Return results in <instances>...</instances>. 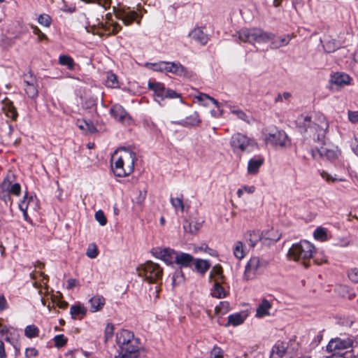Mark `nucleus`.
I'll return each instance as SVG.
<instances>
[{
	"label": "nucleus",
	"mask_w": 358,
	"mask_h": 358,
	"mask_svg": "<svg viewBox=\"0 0 358 358\" xmlns=\"http://www.w3.org/2000/svg\"><path fill=\"white\" fill-rule=\"evenodd\" d=\"M176 253L174 250L169 248L156 247L151 250L152 256L164 261L166 264L174 262Z\"/></svg>",
	"instance_id": "nucleus-13"
},
{
	"label": "nucleus",
	"mask_w": 358,
	"mask_h": 358,
	"mask_svg": "<svg viewBox=\"0 0 358 358\" xmlns=\"http://www.w3.org/2000/svg\"><path fill=\"white\" fill-rule=\"evenodd\" d=\"M292 94L290 92H285L282 94H278L275 99V102H282L283 100H287L291 97Z\"/></svg>",
	"instance_id": "nucleus-61"
},
{
	"label": "nucleus",
	"mask_w": 358,
	"mask_h": 358,
	"mask_svg": "<svg viewBox=\"0 0 358 358\" xmlns=\"http://www.w3.org/2000/svg\"><path fill=\"white\" fill-rule=\"evenodd\" d=\"M313 158H317L319 155L322 157H326L327 159H334L337 157V151L331 148L325 144L322 145L320 148H317L316 150L312 151Z\"/></svg>",
	"instance_id": "nucleus-21"
},
{
	"label": "nucleus",
	"mask_w": 358,
	"mask_h": 358,
	"mask_svg": "<svg viewBox=\"0 0 358 358\" xmlns=\"http://www.w3.org/2000/svg\"><path fill=\"white\" fill-rule=\"evenodd\" d=\"M313 236H314L315 238L317 240H320L322 241H325L327 239V231L324 228L317 227L315 230V231L313 233Z\"/></svg>",
	"instance_id": "nucleus-46"
},
{
	"label": "nucleus",
	"mask_w": 358,
	"mask_h": 358,
	"mask_svg": "<svg viewBox=\"0 0 358 358\" xmlns=\"http://www.w3.org/2000/svg\"><path fill=\"white\" fill-rule=\"evenodd\" d=\"M224 351L217 345H215L210 351V358H223Z\"/></svg>",
	"instance_id": "nucleus-55"
},
{
	"label": "nucleus",
	"mask_w": 358,
	"mask_h": 358,
	"mask_svg": "<svg viewBox=\"0 0 358 358\" xmlns=\"http://www.w3.org/2000/svg\"><path fill=\"white\" fill-rule=\"evenodd\" d=\"M348 277L353 283H358V268H350L348 271Z\"/></svg>",
	"instance_id": "nucleus-51"
},
{
	"label": "nucleus",
	"mask_w": 358,
	"mask_h": 358,
	"mask_svg": "<svg viewBox=\"0 0 358 358\" xmlns=\"http://www.w3.org/2000/svg\"><path fill=\"white\" fill-rule=\"evenodd\" d=\"M59 63L61 65L66 66L69 69H72L74 65L73 59L67 55H61L59 58Z\"/></svg>",
	"instance_id": "nucleus-42"
},
{
	"label": "nucleus",
	"mask_w": 358,
	"mask_h": 358,
	"mask_svg": "<svg viewBox=\"0 0 358 358\" xmlns=\"http://www.w3.org/2000/svg\"><path fill=\"white\" fill-rule=\"evenodd\" d=\"M201 227V222H185L183 224V228L185 232L189 233V234H195L196 233L199 229Z\"/></svg>",
	"instance_id": "nucleus-38"
},
{
	"label": "nucleus",
	"mask_w": 358,
	"mask_h": 358,
	"mask_svg": "<svg viewBox=\"0 0 358 358\" xmlns=\"http://www.w3.org/2000/svg\"><path fill=\"white\" fill-rule=\"evenodd\" d=\"M146 197V191L145 190H138V195L134 199L136 203L138 204H141Z\"/></svg>",
	"instance_id": "nucleus-60"
},
{
	"label": "nucleus",
	"mask_w": 358,
	"mask_h": 358,
	"mask_svg": "<svg viewBox=\"0 0 358 358\" xmlns=\"http://www.w3.org/2000/svg\"><path fill=\"white\" fill-rule=\"evenodd\" d=\"M106 85L108 87H117L118 86L117 76L113 73H108L106 80Z\"/></svg>",
	"instance_id": "nucleus-44"
},
{
	"label": "nucleus",
	"mask_w": 358,
	"mask_h": 358,
	"mask_svg": "<svg viewBox=\"0 0 358 358\" xmlns=\"http://www.w3.org/2000/svg\"><path fill=\"white\" fill-rule=\"evenodd\" d=\"M201 122V120L199 118V115L196 112H194L189 117H186L185 120H182L180 124L183 126H194L197 125Z\"/></svg>",
	"instance_id": "nucleus-36"
},
{
	"label": "nucleus",
	"mask_w": 358,
	"mask_h": 358,
	"mask_svg": "<svg viewBox=\"0 0 358 358\" xmlns=\"http://www.w3.org/2000/svg\"><path fill=\"white\" fill-rule=\"evenodd\" d=\"M230 309L229 303L227 301H221L218 306L215 308V311L217 314L224 315Z\"/></svg>",
	"instance_id": "nucleus-41"
},
{
	"label": "nucleus",
	"mask_w": 358,
	"mask_h": 358,
	"mask_svg": "<svg viewBox=\"0 0 358 358\" xmlns=\"http://www.w3.org/2000/svg\"><path fill=\"white\" fill-rule=\"evenodd\" d=\"M2 110L4 112L5 115L11 118L13 120H15L18 116L16 108L14 106L13 102L9 100L8 98L4 99L2 102Z\"/></svg>",
	"instance_id": "nucleus-25"
},
{
	"label": "nucleus",
	"mask_w": 358,
	"mask_h": 358,
	"mask_svg": "<svg viewBox=\"0 0 358 358\" xmlns=\"http://www.w3.org/2000/svg\"><path fill=\"white\" fill-rule=\"evenodd\" d=\"M24 88L27 96L31 99L38 96V91L37 80L32 73H29L23 76Z\"/></svg>",
	"instance_id": "nucleus-14"
},
{
	"label": "nucleus",
	"mask_w": 358,
	"mask_h": 358,
	"mask_svg": "<svg viewBox=\"0 0 358 358\" xmlns=\"http://www.w3.org/2000/svg\"><path fill=\"white\" fill-rule=\"evenodd\" d=\"M231 113L235 115L238 119L247 123H250V118L244 111L234 108L231 110Z\"/></svg>",
	"instance_id": "nucleus-47"
},
{
	"label": "nucleus",
	"mask_w": 358,
	"mask_h": 358,
	"mask_svg": "<svg viewBox=\"0 0 358 358\" xmlns=\"http://www.w3.org/2000/svg\"><path fill=\"white\" fill-rule=\"evenodd\" d=\"M116 19L122 21L124 25H130L138 17L137 12L130 10L129 8H120L115 12Z\"/></svg>",
	"instance_id": "nucleus-16"
},
{
	"label": "nucleus",
	"mask_w": 358,
	"mask_h": 358,
	"mask_svg": "<svg viewBox=\"0 0 358 358\" xmlns=\"http://www.w3.org/2000/svg\"><path fill=\"white\" fill-rule=\"evenodd\" d=\"M340 293L343 297L348 298V299H352L355 296V294L352 289L347 286L341 287Z\"/></svg>",
	"instance_id": "nucleus-43"
},
{
	"label": "nucleus",
	"mask_w": 358,
	"mask_h": 358,
	"mask_svg": "<svg viewBox=\"0 0 358 358\" xmlns=\"http://www.w3.org/2000/svg\"><path fill=\"white\" fill-rule=\"evenodd\" d=\"M195 99L204 106H208L210 103H213L217 108L220 107V103L217 100L204 93H199L195 96Z\"/></svg>",
	"instance_id": "nucleus-29"
},
{
	"label": "nucleus",
	"mask_w": 358,
	"mask_h": 358,
	"mask_svg": "<svg viewBox=\"0 0 358 358\" xmlns=\"http://www.w3.org/2000/svg\"><path fill=\"white\" fill-rule=\"evenodd\" d=\"M38 22L40 24L48 27L51 24V17L47 14H42L38 17Z\"/></svg>",
	"instance_id": "nucleus-54"
},
{
	"label": "nucleus",
	"mask_w": 358,
	"mask_h": 358,
	"mask_svg": "<svg viewBox=\"0 0 358 358\" xmlns=\"http://www.w3.org/2000/svg\"><path fill=\"white\" fill-rule=\"evenodd\" d=\"M148 87L154 92L155 100L160 105L165 99H174L180 97L175 91L166 89L163 83L149 81Z\"/></svg>",
	"instance_id": "nucleus-9"
},
{
	"label": "nucleus",
	"mask_w": 358,
	"mask_h": 358,
	"mask_svg": "<svg viewBox=\"0 0 358 358\" xmlns=\"http://www.w3.org/2000/svg\"><path fill=\"white\" fill-rule=\"evenodd\" d=\"M262 234V243L264 245H271L277 242L280 238V234L278 230L271 228L269 230L264 231Z\"/></svg>",
	"instance_id": "nucleus-24"
},
{
	"label": "nucleus",
	"mask_w": 358,
	"mask_h": 358,
	"mask_svg": "<svg viewBox=\"0 0 358 358\" xmlns=\"http://www.w3.org/2000/svg\"><path fill=\"white\" fill-rule=\"evenodd\" d=\"M96 127L90 122H87V127H85V133L87 134H94L96 132Z\"/></svg>",
	"instance_id": "nucleus-62"
},
{
	"label": "nucleus",
	"mask_w": 358,
	"mask_h": 358,
	"mask_svg": "<svg viewBox=\"0 0 358 358\" xmlns=\"http://www.w3.org/2000/svg\"><path fill=\"white\" fill-rule=\"evenodd\" d=\"M170 201L171 205L176 210H180L181 212L184 210V204L182 199L171 197Z\"/></svg>",
	"instance_id": "nucleus-50"
},
{
	"label": "nucleus",
	"mask_w": 358,
	"mask_h": 358,
	"mask_svg": "<svg viewBox=\"0 0 358 358\" xmlns=\"http://www.w3.org/2000/svg\"><path fill=\"white\" fill-rule=\"evenodd\" d=\"M32 29H33L34 34L37 35L40 40H43V39H45L46 38L45 34H43L37 27L32 26Z\"/></svg>",
	"instance_id": "nucleus-63"
},
{
	"label": "nucleus",
	"mask_w": 358,
	"mask_h": 358,
	"mask_svg": "<svg viewBox=\"0 0 358 358\" xmlns=\"http://www.w3.org/2000/svg\"><path fill=\"white\" fill-rule=\"evenodd\" d=\"M350 76L344 73H335L331 75L330 79V83L332 87H343L350 84Z\"/></svg>",
	"instance_id": "nucleus-19"
},
{
	"label": "nucleus",
	"mask_w": 358,
	"mask_h": 358,
	"mask_svg": "<svg viewBox=\"0 0 358 358\" xmlns=\"http://www.w3.org/2000/svg\"><path fill=\"white\" fill-rule=\"evenodd\" d=\"M297 123L304 129L307 135L319 141L324 138L329 128L328 121L322 115L316 116L314 120L308 115H301L298 118Z\"/></svg>",
	"instance_id": "nucleus-3"
},
{
	"label": "nucleus",
	"mask_w": 358,
	"mask_h": 358,
	"mask_svg": "<svg viewBox=\"0 0 358 358\" xmlns=\"http://www.w3.org/2000/svg\"><path fill=\"white\" fill-rule=\"evenodd\" d=\"M229 143L233 152L237 155H241L245 152H250L257 146V143L254 139L241 133L233 134Z\"/></svg>",
	"instance_id": "nucleus-7"
},
{
	"label": "nucleus",
	"mask_w": 358,
	"mask_h": 358,
	"mask_svg": "<svg viewBox=\"0 0 358 358\" xmlns=\"http://www.w3.org/2000/svg\"><path fill=\"white\" fill-rule=\"evenodd\" d=\"M265 266L264 260L258 257H252L245 266L243 279L247 281L255 279Z\"/></svg>",
	"instance_id": "nucleus-10"
},
{
	"label": "nucleus",
	"mask_w": 358,
	"mask_h": 358,
	"mask_svg": "<svg viewBox=\"0 0 358 358\" xmlns=\"http://www.w3.org/2000/svg\"><path fill=\"white\" fill-rule=\"evenodd\" d=\"M138 274L148 283H157L162 280L163 269L159 264L148 261L137 268Z\"/></svg>",
	"instance_id": "nucleus-8"
},
{
	"label": "nucleus",
	"mask_w": 358,
	"mask_h": 358,
	"mask_svg": "<svg viewBox=\"0 0 358 358\" xmlns=\"http://www.w3.org/2000/svg\"><path fill=\"white\" fill-rule=\"evenodd\" d=\"M145 66L154 71L161 73H171L173 74L189 77L192 73L178 62L161 61L157 63H146Z\"/></svg>",
	"instance_id": "nucleus-5"
},
{
	"label": "nucleus",
	"mask_w": 358,
	"mask_h": 358,
	"mask_svg": "<svg viewBox=\"0 0 358 358\" xmlns=\"http://www.w3.org/2000/svg\"><path fill=\"white\" fill-rule=\"evenodd\" d=\"M86 308L81 304L73 305L70 308V314L74 320L82 319L86 314Z\"/></svg>",
	"instance_id": "nucleus-30"
},
{
	"label": "nucleus",
	"mask_w": 358,
	"mask_h": 358,
	"mask_svg": "<svg viewBox=\"0 0 358 358\" xmlns=\"http://www.w3.org/2000/svg\"><path fill=\"white\" fill-rule=\"evenodd\" d=\"M234 255L238 259L245 256V246L241 241H236L234 247Z\"/></svg>",
	"instance_id": "nucleus-37"
},
{
	"label": "nucleus",
	"mask_w": 358,
	"mask_h": 358,
	"mask_svg": "<svg viewBox=\"0 0 358 358\" xmlns=\"http://www.w3.org/2000/svg\"><path fill=\"white\" fill-rule=\"evenodd\" d=\"M55 345L57 348L63 347L67 342V338L63 334H59L54 338Z\"/></svg>",
	"instance_id": "nucleus-53"
},
{
	"label": "nucleus",
	"mask_w": 358,
	"mask_h": 358,
	"mask_svg": "<svg viewBox=\"0 0 358 358\" xmlns=\"http://www.w3.org/2000/svg\"><path fill=\"white\" fill-rule=\"evenodd\" d=\"M184 281V274L182 271H176L172 278V283L173 286L178 285Z\"/></svg>",
	"instance_id": "nucleus-49"
},
{
	"label": "nucleus",
	"mask_w": 358,
	"mask_h": 358,
	"mask_svg": "<svg viewBox=\"0 0 358 358\" xmlns=\"http://www.w3.org/2000/svg\"><path fill=\"white\" fill-rule=\"evenodd\" d=\"M264 141L266 144H270L273 147L287 148L290 145L287 134L282 130H277L266 135Z\"/></svg>",
	"instance_id": "nucleus-12"
},
{
	"label": "nucleus",
	"mask_w": 358,
	"mask_h": 358,
	"mask_svg": "<svg viewBox=\"0 0 358 358\" xmlns=\"http://www.w3.org/2000/svg\"><path fill=\"white\" fill-rule=\"evenodd\" d=\"M352 345L353 341L350 338L344 339L336 338L329 342L327 350L332 354L342 355L344 357V351L352 348Z\"/></svg>",
	"instance_id": "nucleus-11"
},
{
	"label": "nucleus",
	"mask_w": 358,
	"mask_h": 358,
	"mask_svg": "<svg viewBox=\"0 0 358 358\" xmlns=\"http://www.w3.org/2000/svg\"><path fill=\"white\" fill-rule=\"evenodd\" d=\"M233 37L237 38L239 41L251 44L270 42L271 49H278L287 45L292 38L289 34L276 37L274 34L257 27L243 28L234 34Z\"/></svg>",
	"instance_id": "nucleus-1"
},
{
	"label": "nucleus",
	"mask_w": 358,
	"mask_h": 358,
	"mask_svg": "<svg viewBox=\"0 0 358 358\" xmlns=\"http://www.w3.org/2000/svg\"><path fill=\"white\" fill-rule=\"evenodd\" d=\"M138 343L136 338L131 339V341L124 348H122L118 354L115 355V358H137L138 357Z\"/></svg>",
	"instance_id": "nucleus-15"
},
{
	"label": "nucleus",
	"mask_w": 358,
	"mask_h": 358,
	"mask_svg": "<svg viewBox=\"0 0 358 358\" xmlns=\"http://www.w3.org/2000/svg\"><path fill=\"white\" fill-rule=\"evenodd\" d=\"M38 210V201L35 196H31V203L28 211L36 212Z\"/></svg>",
	"instance_id": "nucleus-59"
},
{
	"label": "nucleus",
	"mask_w": 358,
	"mask_h": 358,
	"mask_svg": "<svg viewBox=\"0 0 358 358\" xmlns=\"http://www.w3.org/2000/svg\"><path fill=\"white\" fill-rule=\"evenodd\" d=\"M271 308V303L267 299H263L257 308L256 317L260 318L269 315V310Z\"/></svg>",
	"instance_id": "nucleus-28"
},
{
	"label": "nucleus",
	"mask_w": 358,
	"mask_h": 358,
	"mask_svg": "<svg viewBox=\"0 0 358 358\" xmlns=\"http://www.w3.org/2000/svg\"><path fill=\"white\" fill-rule=\"evenodd\" d=\"M38 355V351L34 348H27L25 351V356L27 357H36Z\"/></svg>",
	"instance_id": "nucleus-64"
},
{
	"label": "nucleus",
	"mask_w": 358,
	"mask_h": 358,
	"mask_svg": "<svg viewBox=\"0 0 358 358\" xmlns=\"http://www.w3.org/2000/svg\"><path fill=\"white\" fill-rule=\"evenodd\" d=\"M264 163V158L261 155L255 156L248 163L247 171L249 175H257Z\"/></svg>",
	"instance_id": "nucleus-20"
},
{
	"label": "nucleus",
	"mask_w": 358,
	"mask_h": 358,
	"mask_svg": "<svg viewBox=\"0 0 358 358\" xmlns=\"http://www.w3.org/2000/svg\"><path fill=\"white\" fill-rule=\"evenodd\" d=\"M247 241L250 247L254 248L259 241L262 242V234L259 231H250Z\"/></svg>",
	"instance_id": "nucleus-31"
},
{
	"label": "nucleus",
	"mask_w": 358,
	"mask_h": 358,
	"mask_svg": "<svg viewBox=\"0 0 358 358\" xmlns=\"http://www.w3.org/2000/svg\"><path fill=\"white\" fill-rule=\"evenodd\" d=\"M287 344L282 342L276 343L272 348L270 358H287L288 355L287 353Z\"/></svg>",
	"instance_id": "nucleus-23"
},
{
	"label": "nucleus",
	"mask_w": 358,
	"mask_h": 358,
	"mask_svg": "<svg viewBox=\"0 0 358 358\" xmlns=\"http://www.w3.org/2000/svg\"><path fill=\"white\" fill-rule=\"evenodd\" d=\"M21 192V186L19 183L15 182L12 184L8 194H13L15 196H19Z\"/></svg>",
	"instance_id": "nucleus-57"
},
{
	"label": "nucleus",
	"mask_w": 358,
	"mask_h": 358,
	"mask_svg": "<svg viewBox=\"0 0 358 358\" xmlns=\"http://www.w3.org/2000/svg\"><path fill=\"white\" fill-rule=\"evenodd\" d=\"M194 257L189 254L180 252L176 253L174 262L180 266L187 267L192 264Z\"/></svg>",
	"instance_id": "nucleus-26"
},
{
	"label": "nucleus",
	"mask_w": 358,
	"mask_h": 358,
	"mask_svg": "<svg viewBox=\"0 0 358 358\" xmlns=\"http://www.w3.org/2000/svg\"><path fill=\"white\" fill-rule=\"evenodd\" d=\"M94 34H97L100 36H110L111 34H115L121 29V26L113 19L110 14H108L105 19H103L101 22L98 21L97 24H93L90 27Z\"/></svg>",
	"instance_id": "nucleus-6"
},
{
	"label": "nucleus",
	"mask_w": 358,
	"mask_h": 358,
	"mask_svg": "<svg viewBox=\"0 0 358 358\" xmlns=\"http://www.w3.org/2000/svg\"><path fill=\"white\" fill-rule=\"evenodd\" d=\"M12 184V182L8 178H5L1 185V190L8 193Z\"/></svg>",
	"instance_id": "nucleus-58"
},
{
	"label": "nucleus",
	"mask_w": 358,
	"mask_h": 358,
	"mask_svg": "<svg viewBox=\"0 0 358 358\" xmlns=\"http://www.w3.org/2000/svg\"><path fill=\"white\" fill-rule=\"evenodd\" d=\"M96 220L101 225L104 226L106 224L107 220L106 217L101 210H99L95 213Z\"/></svg>",
	"instance_id": "nucleus-56"
},
{
	"label": "nucleus",
	"mask_w": 358,
	"mask_h": 358,
	"mask_svg": "<svg viewBox=\"0 0 358 358\" xmlns=\"http://www.w3.org/2000/svg\"><path fill=\"white\" fill-rule=\"evenodd\" d=\"M320 176L322 178V179L326 180L327 182H334L336 181H343L344 180V179H343V178H337L336 175L332 176L331 174H330L326 171H324L320 172Z\"/></svg>",
	"instance_id": "nucleus-45"
},
{
	"label": "nucleus",
	"mask_w": 358,
	"mask_h": 358,
	"mask_svg": "<svg viewBox=\"0 0 358 358\" xmlns=\"http://www.w3.org/2000/svg\"><path fill=\"white\" fill-rule=\"evenodd\" d=\"M243 321L244 318L241 314H233L229 316L228 322L227 325H233L234 327H236L238 325L241 324L243 322Z\"/></svg>",
	"instance_id": "nucleus-39"
},
{
	"label": "nucleus",
	"mask_w": 358,
	"mask_h": 358,
	"mask_svg": "<svg viewBox=\"0 0 358 358\" xmlns=\"http://www.w3.org/2000/svg\"><path fill=\"white\" fill-rule=\"evenodd\" d=\"M188 37L201 45H205L209 40L208 35L204 32L203 28L201 27H195L189 32Z\"/></svg>",
	"instance_id": "nucleus-17"
},
{
	"label": "nucleus",
	"mask_w": 358,
	"mask_h": 358,
	"mask_svg": "<svg viewBox=\"0 0 358 358\" xmlns=\"http://www.w3.org/2000/svg\"><path fill=\"white\" fill-rule=\"evenodd\" d=\"M315 252V246L307 241H301L293 244L288 252V257L294 261L301 262L305 267L309 266L308 262Z\"/></svg>",
	"instance_id": "nucleus-4"
},
{
	"label": "nucleus",
	"mask_w": 358,
	"mask_h": 358,
	"mask_svg": "<svg viewBox=\"0 0 358 358\" xmlns=\"http://www.w3.org/2000/svg\"><path fill=\"white\" fill-rule=\"evenodd\" d=\"M255 191V186H248V185H244L241 188L238 189L237 191V195L239 198L242 197L243 195L245 193L247 194H252Z\"/></svg>",
	"instance_id": "nucleus-48"
},
{
	"label": "nucleus",
	"mask_w": 358,
	"mask_h": 358,
	"mask_svg": "<svg viewBox=\"0 0 358 358\" xmlns=\"http://www.w3.org/2000/svg\"><path fill=\"white\" fill-rule=\"evenodd\" d=\"M90 310L92 313L97 312L103 308L105 305V299L100 295H95L89 300Z\"/></svg>",
	"instance_id": "nucleus-27"
},
{
	"label": "nucleus",
	"mask_w": 358,
	"mask_h": 358,
	"mask_svg": "<svg viewBox=\"0 0 358 358\" xmlns=\"http://www.w3.org/2000/svg\"><path fill=\"white\" fill-rule=\"evenodd\" d=\"M195 269L201 274H204L210 267V264L208 260L198 259L195 261Z\"/></svg>",
	"instance_id": "nucleus-34"
},
{
	"label": "nucleus",
	"mask_w": 358,
	"mask_h": 358,
	"mask_svg": "<svg viewBox=\"0 0 358 358\" xmlns=\"http://www.w3.org/2000/svg\"><path fill=\"white\" fill-rule=\"evenodd\" d=\"M210 278L213 279L215 282L216 279L219 281L223 282V271L220 265L217 264L214 266L210 273Z\"/></svg>",
	"instance_id": "nucleus-35"
},
{
	"label": "nucleus",
	"mask_w": 358,
	"mask_h": 358,
	"mask_svg": "<svg viewBox=\"0 0 358 358\" xmlns=\"http://www.w3.org/2000/svg\"><path fill=\"white\" fill-rule=\"evenodd\" d=\"M221 283H222V282L219 281L218 279H216L215 282H214L213 289L211 292L213 296L222 299L226 296L227 293L222 287Z\"/></svg>",
	"instance_id": "nucleus-32"
},
{
	"label": "nucleus",
	"mask_w": 358,
	"mask_h": 358,
	"mask_svg": "<svg viewBox=\"0 0 358 358\" xmlns=\"http://www.w3.org/2000/svg\"><path fill=\"white\" fill-rule=\"evenodd\" d=\"M86 255L91 259H94L97 257L98 249L95 244L89 245L86 251Z\"/></svg>",
	"instance_id": "nucleus-52"
},
{
	"label": "nucleus",
	"mask_w": 358,
	"mask_h": 358,
	"mask_svg": "<svg viewBox=\"0 0 358 358\" xmlns=\"http://www.w3.org/2000/svg\"><path fill=\"white\" fill-rule=\"evenodd\" d=\"M31 203V196H29L26 193L24 196L23 200L19 203V208L23 213V216L25 220H28V210L29 206Z\"/></svg>",
	"instance_id": "nucleus-33"
},
{
	"label": "nucleus",
	"mask_w": 358,
	"mask_h": 358,
	"mask_svg": "<svg viewBox=\"0 0 358 358\" xmlns=\"http://www.w3.org/2000/svg\"><path fill=\"white\" fill-rule=\"evenodd\" d=\"M136 155L125 149L117 150L111 157V168L116 176L125 177L130 175L134 169Z\"/></svg>",
	"instance_id": "nucleus-2"
},
{
	"label": "nucleus",
	"mask_w": 358,
	"mask_h": 358,
	"mask_svg": "<svg viewBox=\"0 0 358 358\" xmlns=\"http://www.w3.org/2000/svg\"><path fill=\"white\" fill-rule=\"evenodd\" d=\"M38 334L39 329L34 324L28 325L24 329V335L29 338L37 337Z\"/></svg>",
	"instance_id": "nucleus-40"
},
{
	"label": "nucleus",
	"mask_w": 358,
	"mask_h": 358,
	"mask_svg": "<svg viewBox=\"0 0 358 358\" xmlns=\"http://www.w3.org/2000/svg\"><path fill=\"white\" fill-rule=\"evenodd\" d=\"M110 115L116 120L120 122H126L129 121V116L124 108L118 104L114 105L110 110Z\"/></svg>",
	"instance_id": "nucleus-22"
},
{
	"label": "nucleus",
	"mask_w": 358,
	"mask_h": 358,
	"mask_svg": "<svg viewBox=\"0 0 358 358\" xmlns=\"http://www.w3.org/2000/svg\"><path fill=\"white\" fill-rule=\"evenodd\" d=\"M134 334L128 330H122L117 333L116 335V344L117 346V352L120 351L122 348H124L125 345H127L131 341V339H134Z\"/></svg>",
	"instance_id": "nucleus-18"
}]
</instances>
